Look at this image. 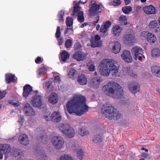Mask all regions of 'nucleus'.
Returning a JSON list of instances; mask_svg holds the SVG:
<instances>
[{"label": "nucleus", "mask_w": 160, "mask_h": 160, "mask_svg": "<svg viewBox=\"0 0 160 160\" xmlns=\"http://www.w3.org/2000/svg\"><path fill=\"white\" fill-rule=\"evenodd\" d=\"M43 62V59H42L41 57H38L35 60V62L37 64L41 63Z\"/></svg>", "instance_id": "50"}, {"label": "nucleus", "mask_w": 160, "mask_h": 160, "mask_svg": "<svg viewBox=\"0 0 160 160\" xmlns=\"http://www.w3.org/2000/svg\"><path fill=\"white\" fill-rule=\"evenodd\" d=\"M121 46L120 43L118 42H116L114 43V45L112 47V51L115 53H118L120 51Z\"/></svg>", "instance_id": "27"}, {"label": "nucleus", "mask_w": 160, "mask_h": 160, "mask_svg": "<svg viewBox=\"0 0 160 160\" xmlns=\"http://www.w3.org/2000/svg\"><path fill=\"white\" fill-rule=\"evenodd\" d=\"M61 60L63 62H66L70 57V54L66 51H63L60 53Z\"/></svg>", "instance_id": "29"}, {"label": "nucleus", "mask_w": 160, "mask_h": 160, "mask_svg": "<svg viewBox=\"0 0 160 160\" xmlns=\"http://www.w3.org/2000/svg\"><path fill=\"white\" fill-rule=\"evenodd\" d=\"M143 9L144 12L148 15L155 14L156 13V9L155 7L152 5L148 6H145Z\"/></svg>", "instance_id": "16"}, {"label": "nucleus", "mask_w": 160, "mask_h": 160, "mask_svg": "<svg viewBox=\"0 0 160 160\" xmlns=\"http://www.w3.org/2000/svg\"><path fill=\"white\" fill-rule=\"evenodd\" d=\"M142 156L143 158H147L148 157V155L147 153H143L142 154Z\"/></svg>", "instance_id": "64"}, {"label": "nucleus", "mask_w": 160, "mask_h": 160, "mask_svg": "<svg viewBox=\"0 0 160 160\" xmlns=\"http://www.w3.org/2000/svg\"><path fill=\"white\" fill-rule=\"evenodd\" d=\"M58 44L59 46L62 45L64 42V39L62 37H60L58 39Z\"/></svg>", "instance_id": "53"}, {"label": "nucleus", "mask_w": 160, "mask_h": 160, "mask_svg": "<svg viewBox=\"0 0 160 160\" xmlns=\"http://www.w3.org/2000/svg\"><path fill=\"white\" fill-rule=\"evenodd\" d=\"M94 38L95 40L97 41H98L100 40L101 37L99 35H96L94 37Z\"/></svg>", "instance_id": "60"}, {"label": "nucleus", "mask_w": 160, "mask_h": 160, "mask_svg": "<svg viewBox=\"0 0 160 160\" xmlns=\"http://www.w3.org/2000/svg\"><path fill=\"white\" fill-rule=\"evenodd\" d=\"M121 57L125 62H131L132 61V58L130 52L127 50H124L121 55Z\"/></svg>", "instance_id": "15"}, {"label": "nucleus", "mask_w": 160, "mask_h": 160, "mask_svg": "<svg viewBox=\"0 0 160 160\" xmlns=\"http://www.w3.org/2000/svg\"><path fill=\"white\" fill-rule=\"evenodd\" d=\"M77 74V72L76 70L72 68L69 71L68 75V78L73 80L76 78Z\"/></svg>", "instance_id": "28"}, {"label": "nucleus", "mask_w": 160, "mask_h": 160, "mask_svg": "<svg viewBox=\"0 0 160 160\" xmlns=\"http://www.w3.org/2000/svg\"><path fill=\"white\" fill-rule=\"evenodd\" d=\"M46 68L44 67H42L39 68L38 70V75L41 76L43 74L44 72L46 71Z\"/></svg>", "instance_id": "49"}, {"label": "nucleus", "mask_w": 160, "mask_h": 160, "mask_svg": "<svg viewBox=\"0 0 160 160\" xmlns=\"http://www.w3.org/2000/svg\"><path fill=\"white\" fill-rule=\"evenodd\" d=\"M90 3L91 4L89 6V8L88 12L89 15L91 16H93L97 15V17L95 18L96 21H94L92 22L93 24L96 25L100 20L99 16L98 15L101 13L102 9L100 7L101 5L97 4L96 1L94 2L92 0Z\"/></svg>", "instance_id": "5"}, {"label": "nucleus", "mask_w": 160, "mask_h": 160, "mask_svg": "<svg viewBox=\"0 0 160 160\" xmlns=\"http://www.w3.org/2000/svg\"><path fill=\"white\" fill-rule=\"evenodd\" d=\"M125 4L126 5H128L131 3V0H124Z\"/></svg>", "instance_id": "63"}, {"label": "nucleus", "mask_w": 160, "mask_h": 160, "mask_svg": "<svg viewBox=\"0 0 160 160\" xmlns=\"http://www.w3.org/2000/svg\"><path fill=\"white\" fill-rule=\"evenodd\" d=\"M41 129L42 130H41L40 128H38L36 129L37 131H38V132L40 131V133H41H41H40V134L39 135V137L38 138H37V140L38 141H42L43 140V139H44V140H46L47 139V138L46 137H45L43 135H42V134H44V132L42 129Z\"/></svg>", "instance_id": "32"}, {"label": "nucleus", "mask_w": 160, "mask_h": 160, "mask_svg": "<svg viewBox=\"0 0 160 160\" xmlns=\"http://www.w3.org/2000/svg\"><path fill=\"white\" fill-rule=\"evenodd\" d=\"M88 69L89 71H93L95 69V66L93 64H91L89 67Z\"/></svg>", "instance_id": "58"}, {"label": "nucleus", "mask_w": 160, "mask_h": 160, "mask_svg": "<svg viewBox=\"0 0 160 160\" xmlns=\"http://www.w3.org/2000/svg\"><path fill=\"white\" fill-rule=\"evenodd\" d=\"M60 160H73L70 155H65L61 157Z\"/></svg>", "instance_id": "44"}, {"label": "nucleus", "mask_w": 160, "mask_h": 160, "mask_svg": "<svg viewBox=\"0 0 160 160\" xmlns=\"http://www.w3.org/2000/svg\"><path fill=\"white\" fill-rule=\"evenodd\" d=\"M66 107L70 114L74 113L78 116H81L88 110V107L86 103V98L81 95H75L68 102Z\"/></svg>", "instance_id": "1"}, {"label": "nucleus", "mask_w": 160, "mask_h": 160, "mask_svg": "<svg viewBox=\"0 0 160 160\" xmlns=\"http://www.w3.org/2000/svg\"><path fill=\"white\" fill-rule=\"evenodd\" d=\"M73 10L72 13V16H76L77 17L78 21L82 23L84 22V18L83 16V12L81 11V7L79 6L78 4L77 3L73 7Z\"/></svg>", "instance_id": "7"}, {"label": "nucleus", "mask_w": 160, "mask_h": 160, "mask_svg": "<svg viewBox=\"0 0 160 160\" xmlns=\"http://www.w3.org/2000/svg\"><path fill=\"white\" fill-rule=\"evenodd\" d=\"M121 2L120 0H114L110 2V5L114 6H118L121 4Z\"/></svg>", "instance_id": "41"}, {"label": "nucleus", "mask_w": 160, "mask_h": 160, "mask_svg": "<svg viewBox=\"0 0 160 160\" xmlns=\"http://www.w3.org/2000/svg\"><path fill=\"white\" fill-rule=\"evenodd\" d=\"M102 78L100 77L92 78L91 80V85L94 88H97L102 82Z\"/></svg>", "instance_id": "18"}, {"label": "nucleus", "mask_w": 160, "mask_h": 160, "mask_svg": "<svg viewBox=\"0 0 160 160\" xmlns=\"http://www.w3.org/2000/svg\"><path fill=\"white\" fill-rule=\"evenodd\" d=\"M18 141L20 143L25 146L28 145L29 143L28 136L24 134H21L19 136Z\"/></svg>", "instance_id": "21"}, {"label": "nucleus", "mask_w": 160, "mask_h": 160, "mask_svg": "<svg viewBox=\"0 0 160 160\" xmlns=\"http://www.w3.org/2000/svg\"><path fill=\"white\" fill-rule=\"evenodd\" d=\"M77 156L80 160H82L84 156V152L83 150L81 149L77 152Z\"/></svg>", "instance_id": "38"}, {"label": "nucleus", "mask_w": 160, "mask_h": 160, "mask_svg": "<svg viewBox=\"0 0 160 160\" xmlns=\"http://www.w3.org/2000/svg\"><path fill=\"white\" fill-rule=\"evenodd\" d=\"M73 32L72 28H67L65 31L64 34L66 35H69L71 34Z\"/></svg>", "instance_id": "47"}, {"label": "nucleus", "mask_w": 160, "mask_h": 160, "mask_svg": "<svg viewBox=\"0 0 160 160\" xmlns=\"http://www.w3.org/2000/svg\"><path fill=\"white\" fill-rule=\"evenodd\" d=\"M152 73L156 76L160 77V67L157 66H155L152 68Z\"/></svg>", "instance_id": "30"}, {"label": "nucleus", "mask_w": 160, "mask_h": 160, "mask_svg": "<svg viewBox=\"0 0 160 160\" xmlns=\"http://www.w3.org/2000/svg\"><path fill=\"white\" fill-rule=\"evenodd\" d=\"M102 139L100 135H97L94 137L92 140L93 142L96 143L101 142L102 141Z\"/></svg>", "instance_id": "42"}, {"label": "nucleus", "mask_w": 160, "mask_h": 160, "mask_svg": "<svg viewBox=\"0 0 160 160\" xmlns=\"http://www.w3.org/2000/svg\"><path fill=\"white\" fill-rule=\"evenodd\" d=\"M72 149L75 152H77L80 149H82L79 145L76 143H74L72 146Z\"/></svg>", "instance_id": "43"}, {"label": "nucleus", "mask_w": 160, "mask_h": 160, "mask_svg": "<svg viewBox=\"0 0 160 160\" xmlns=\"http://www.w3.org/2000/svg\"><path fill=\"white\" fill-rule=\"evenodd\" d=\"M11 148L8 144H3L2 152L5 154H8L10 152Z\"/></svg>", "instance_id": "31"}, {"label": "nucleus", "mask_w": 160, "mask_h": 160, "mask_svg": "<svg viewBox=\"0 0 160 160\" xmlns=\"http://www.w3.org/2000/svg\"><path fill=\"white\" fill-rule=\"evenodd\" d=\"M45 87L47 88L48 90L50 91L51 90L50 88L52 87L51 83L49 82H47L46 84Z\"/></svg>", "instance_id": "55"}, {"label": "nucleus", "mask_w": 160, "mask_h": 160, "mask_svg": "<svg viewBox=\"0 0 160 160\" xmlns=\"http://www.w3.org/2000/svg\"><path fill=\"white\" fill-rule=\"evenodd\" d=\"M150 32L148 31H144L142 32L140 35L141 38L142 39H147L148 37L149 36Z\"/></svg>", "instance_id": "39"}, {"label": "nucleus", "mask_w": 160, "mask_h": 160, "mask_svg": "<svg viewBox=\"0 0 160 160\" xmlns=\"http://www.w3.org/2000/svg\"><path fill=\"white\" fill-rule=\"evenodd\" d=\"M102 90L108 96H112L116 99L121 98L123 95L122 87L114 82H109L103 87Z\"/></svg>", "instance_id": "3"}, {"label": "nucleus", "mask_w": 160, "mask_h": 160, "mask_svg": "<svg viewBox=\"0 0 160 160\" xmlns=\"http://www.w3.org/2000/svg\"><path fill=\"white\" fill-rule=\"evenodd\" d=\"M78 83L81 85H86L87 83V80L86 76L83 74L79 75L77 78Z\"/></svg>", "instance_id": "23"}, {"label": "nucleus", "mask_w": 160, "mask_h": 160, "mask_svg": "<svg viewBox=\"0 0 160 160\" xmlns=\"http://www.w3.org/2000/svg\"><path fill=\"white\" fill-rule=\"evenodd\" d=\"M128 87L131 92L135 93L139 91L140 86L138 83L133 82L129 84Z\"/></svg>", "instance_id": "17"}, {"label": "nucleus", "mask_w": 160, "mask_h": 160, "mask_svg": "<svg viewBox=\"0 0 160 160\" xmlns=\"http://www.w3.org/2000/svg\"><path fill=\"white\" fill-rule=\"evenodd\" d=\"M132 53L134 56V59L136 60L142 61V57L144 58L145 57L143 55V51L140 47L135 46L133 47L132 50Z\"/></svg>", "instance_id": "8"}, {"label": "nucleus", "mask_w": 160, "mask_h": 160, "mask_svg": "<svg viewBox=\"0 0 160 160\" xmlns=\"http://www.w3.org/2000/svg\"><path fill=\"white\" fill-rule=\"evenodd\" d=\"M111 24V22L109 21L103 22L100 29V32L103 35H105L107 32L108 31Z\"/></svg>", "instance_id": "13"}, {"label": "nucleus", "mask_w": 160, "mask_h": 160, "mask_svg": "<svg viewBox=\"0 0 160 160\" xmlns=\"http://www.w3.org/2000/svg\"><path fill=\"white\" fill-rule=\"evenodd\" d=\"M99 43L97 42H91V47L95 48L99 46Z\"/></svg>", "instance_id": "52"}, {"label": "nucleus", "mask_w": 160, "mask_h": 160, "mask_svg": "<svg viewBox=\"0 0 160 160\" xmlns=\"http://www.w3.org/2000/svg\"><path fill=\"white\" fill-rule=\"evenodd\" d=\"M15 76L14 75L11 73L6 74L5 76V81L7 83H10L12 82H16L15 79Z\"/></svg>", "instance_id": "24"}, {"label": "nucleus", "mask_w": 160, "mask_h": 160, "mask_svg": "<svg viewBox=\"0 0 160 160\" xmlns=\"http://www.w3.org/2000/svg\"><path fill=\"white\" fill-rule=\"evenodd\" d=\"M123 41L126 45H132L136 42L135 36L134 34H127L123 38Z\"/></svg>", "instance_id": "10"}, {"label": "nucleus", "mask_w": 160, "mask_h": 160, "mask_svg": "<svg viewBox=\"0 0 160 160\" xmlns=\"http://www.w3.org/2000/svg\"><path fill=\"white\" fill-rule=\"evenodd\" d=\"M79 134L82 136L83 137L86 135L89 134L88 132L87 131H86L82 128H80L78 131Z\"/></svg>", "instance_id": "46"}, {"label": "nucleus", "mask_w": 160, "mask_h": 160, "mask_svg": "<svg viewBox=\"0 0 160 160\" xmlns=\"http://www.w3.org/2000/svg\"><path fill=\"white\" fill-rule=\"evenodd\" d=\"M8 103L15 107H18L19 105V104L17 102H14L12 100H9L8 101Z\"/></svg>", "instance_id": "54"}, {"label": "nucleus", "mask_w": 160, "mask_h": 160, "mask_svg": "<svg viewBox=\"0 0 160 160\" xmlns=\"http://www.w3.org/2000/svg\"><path fill=\"white\" fill-rule=\"evenodd\" d=\"M81 46L80 43L78 42H76L74 44V48L75 50L79 49L81 48Z\"/></svg>", "instance_id": "51"}, {"label": "nucleus", "mask_w": 160, "mask_h": 160, "mask_svg": "<svg viewBox=\"0 0 160 160\" xmlns=\"http://www.w3.org/2000/svg\"><path fill=\"white\" fill-rule=\"evenodd\" d=\"M142 7L139 6H137L136 7V9L135 10V12L136 14H137L138 12L139 11L142 9Z\"/></svg>", "instance_id": "59"}, {"label": "nucleus", "mask_w": 160, "mask_h": 160, "mask_svg": "<svg viewBox=\"0 0 160 160\" xmlns=\"http://www.w3.org/2000/svg\"><path fill=\"white\" fill-rule=\"evenodd\" d=\"M32 90V87L30 85L27 84L25 85L23 88L22 96L23 97L27 98L29 95L30 94Z\"/></svg>", "instance_id": "20"}, {"label": "nucleus", "mask_w": 160, "mask_h": 160, "mask_svg": "<svg viewBox=\"0 0 160 160\" xmlns=\"http://www.w3.org/2000/svg\"><path fill=\"white\" fill-rule=\"evenodd\" d=\"M72 45V41L71 39L66 40L65 42V45L67 48H70Z\"/></svg>", "instance_id": "45"}, {"label": "nucleus", "mask_w": 160, "mask_h": 160, "mask_svg": "<svg viewBox=\"0 0 160 160\" xmlns=\"http://www.w3.org/2000/svg\"><path fill=\"white\" fill-rule=\"evenodd\" d=\"M58 127L61 132L67 137L71 138L74 136L75 131L69 124L62 123L59 124Z\"/></svg>", "instance_id": "6"}, {"label": "nucleus", "mask_w": 160, "mask_h": 160, "mask_svg": "<svg viewBox=\"0 0 160 160\" xmlns=\"http://www.w3.org/2000/svg\"><path fill=\"white\" fill-rule=\"evenodd\" d=\"M6 94V92L5 91H3L2 92H1L0 91V99H2L3 97H4Z\"/></svg>", "instance_id": "57"}, {"label": "nucleus", "mask_w": 160, "mask_h": 160, "mask_svg": "<svg viewBox=\"0 0 160 160\" xmlns=\"http://www.w3.org/2000/svg\"><path fill=\"white\" fill-rule=\"evenodd\" d=\"M61 30L60 26H58L57 27L56 32V38H59L61 36Z\"/></svg>", "instance_id": "48"}, {"label": "nucleus", "mask_w": 160, "mask_h": 160, "mask_svg": "<svg viewBox=\"0 0 160 160\" xmlns=\"http://www.w3.org/2000/svg\"><path fill=\"white\" fill-rule=\"evenodd\" d=\"M53 145L57 149H60L61 148L63 145L64 141L61 137L55 136L52 139Z\"/></svg>", "instance_id": "12"}, {"label": "nucleus", "mask_w": 160, "mask_h": 160, "mask_svg": "<svg viewBox=\"0 0 160 160\" xmlns=\"http://www.w3.org/2000/svg\"><path fill=\"white\" fill-rule=\"evenodd\" d=\"M122 28L120 26L117 25L114 26L112 29L113 35L115 37L118 36L121 33Z\"/></svg>", "instance_id": "26"}, {"label": "nucleus", "mask_w": 160, "mask_h": 160, "mask_svg": "<svg viewBox=\"0 0 160 160\" xmlns=\"http://www.w3.org/2000/svg\"><path fill=\"white\" fill-rule=\"evenodd\" d=\"M42 97L40 95H35L32 96L31 101V104L33 107L40 108L42 105Z\"/></svg>", "instance_id": "9"}, {"label": "nucleus", "mask_w": 160, "mask_h": 160, "mask_svg": "<svg viewBox=\"0 0 160 160\" xmlns=\"http://www.w3.org/2000/svg\"><path fill=\"white\" fill-rule=\"evenodd\" d=\"M132 10V8L130 6H124L122 8V10L125 14H128Z\"/></svg>", "instance_id": "34"}, {"label": "nucleus", "mask_w": 160, "mask_h": 160, "mask_svg": "<svg viewBox=\"0 0 160 160\" xmlns=\"http://www.w3.org/2000/svg\"><path fill=\"white\" fill-rule=\"evenodd\" d=\"M23 111L26 116H32L35 115V111L30 105L28 103H26L25 105Z\"/></svg>", "instance_id": "14"}, {"label": "nucleus", "mask_w": 160, "mask_h": 160, "mask_svg": "<svg viewBox=\"0 0 160 160\" xmlns=\"http://www.w3.org/2000/svg\"><path fill=\"white\" fill-rule=\"evenodd\" d=\"M64 15V12L63 10H61L59 12L58 17L59 21L60 22H62L63 21Z\"/></svg>", "instance_id": "40"}, {"label": "nucleus", "mask_w": 160, "mask_h": 160, "mask_svg": "<svg viewBox=\"0 0 160 160\" xmlns=\"http://www.w3.org/2000/svg\"><path fill=\"white\" fill-rule=\"evenodd\" d=\"M99 72L101 74L104 76H108L110 73L114 77L118 75V67L117 62L113 59H105L100 62Z\"/></svg>", "instance_id": "2"}, {"label": "nucleus", "mask_w": 160, "mask_h": 160, "mask_svg": "<svg viewBox=\"0 0 160 160\" xmlns=\"http://www.w3.org/2000/svg\"><path fill=\"white\" fill-rule=\"evenodd\" d=\"M35 151L37 152H38V153H39L40 154H41L42 155V154L41 153V151H42V150L41 149H40V148H37L36 149Z\"/></svg>", "instance_id": "61"}, {"label": "nucleus", "mask_w": 160, "mask_h": 160, "mask_svg": "<svg viewBox=\"0 0 160 160\" xmlns=\"http://www.w3.org/2000/svg\"><path fill=\"white\" fill-rule=\"evenodd\" d=\"M147 40L150 43H154L156 40V38L154 34L152 33H150L148 37Z\"/></svg>", "instance_id": "33"}, {"label": "nucleus", "mask_w": 160, "mask_h": 160, "mask_svg": "<svg viewBox=\"0 0 160 160\" xmlns=\"http://www.w3.org/2000/svg\"><path fill=\"white\" fill-rule=\"evenodd\" d=\"M44 118L47 121H52L53 122H59L62 119L61 116L59 114V112H54L51 114V116L44 115Z\"/></svg>", "instance_id": "11"}, {"label": "nucleus", "mask_w": 160, "mask_h": 160, "mask_svg": "<svg viewBox=\"0 0 160 160\" xmlns=\"http://www.w3.org/2000/svg\"><path fill=\"white\" fill-rule=\"evenodd\" d=\"M54 81L55 82L59 83L61 81L60 77L58 76H55L54 78Z\"/></svg>", "instance_id": "56"}, {"label": "nucleus", "mask_w": 160, "mask_h": 160, "mask_svg": "<svg viewBox=\"0 0 160 160\" xmlns=\"http://www.w3.org/2000/svg\"><path fill=\"white\" fill-rule=\"evenodd\" d=\"M66 23L68 27H70L73 24V19L71 17H68L67 18Z\"/></svg>", "instance_id": "35"}, {"label": "nucleus", "mask_w": 160, "mask_h": 160, "mask_svg": "<svg viewBox=\"0 0 160 160\" xmlns=\"http://www.w3.org/2000/svg\"><path fill=\"white\" fill-rule=\"evenodd\" d=\"M119 20L120 23L122 24L126 25L127 23V18L125 16L122 15L121 16L119 17Z\"/></svg>", "instance_id": "36"}, {"label": "nucleus", "mask_w": 160, "mask_h": 160, "mask_svg": "<svg viewBox=\"0 0 160 160\" xmlns=\"http://www.w3.org/2000/svg\"><path fill=\"white\" fill-rule=\"evenodd\" d=\"M73 58L78 61H82L84 60V56L82 52H76L73 55Z\"/></svg>", "instance_id": "25"}, {"label": "nucleus", "mask_w": 160, "mask_h": 160, "mask_svg": "<svg viewBox=\"0 0 160 160\" xmlns=\"http://www.w3.org/2000/svg\"><path fill=\"white\" fill-rule=\"evenodd\" d=\"M149 27L151 30L156 32H158L160 31L159 25L156 20L151 21L149 24Z\"/></svg>", "instance_id": "19"}, {"label": "nucleus", "mask_w": 160, "mask_h": 160, "mask_svg": "<svg viewBox=\"0 0 160 160\" xmlns=\"http://www.w3.org/2000/svg\"><path fill=\"white\" fill-rule=\"evenodd\" d=\"M152 52V55L153 57H158L160 55V50L158 48L153 49Z\"/></svg>", "instance_id": "37"}, {"label": "nucleus", "mask_w": 160, "mask_h": 160, "mask_svg": "<svg viewBox=\"0 0 160 160\" xmlns=\"http://www.w3.org/2000/svg\"><path fill=\"white\" fill-rule=\"evenodd\" d=\"M48 100L50 103L52 104H55L58 102V95L54 92L51 93L48 98Z\"/></svg>", "instance_id": "22"}, {"label": "nucleus", "mask_w": 160, "mask_h": 160, "mask_svg": "<svg viewBox=\"0 0 160 160\" xmlns=\"http://www.w3.org/2000/svg\"><path fill=\"white\" fill-rule=\"evenodd\" d=\"M16 153L17 154L18 156H20L22 155H23V153L22 151H18L16 152Z\"/></svg>", "instance_id": "62"}, {"label": "nucleus", "mask_w": 160, "mask_h": 160, "mask_svg": "<svg viewBox=\"0 0 160 160\" xmlns=\"http://www.w3.org/2000/svg\"><path fill=\"white\" fill-rule=\"evenodd\" d=\"M102 112L106 118L110 120H117L122 117L120 113L118 112L115 108L110 105H104L103 108H102Z\"/></svg>", "instance_id": "4"}]
</instances>
